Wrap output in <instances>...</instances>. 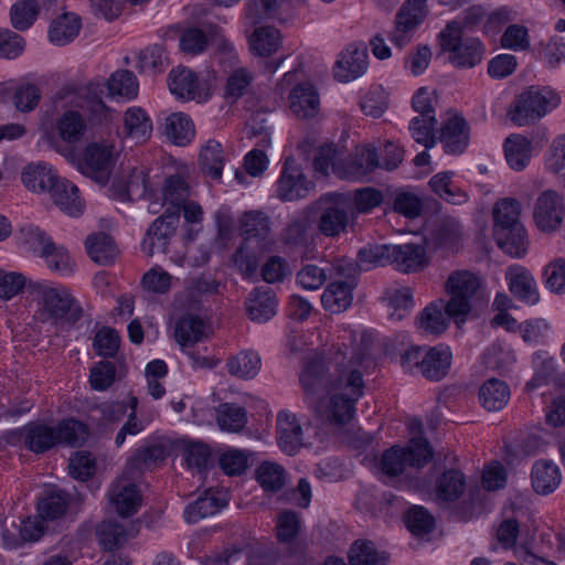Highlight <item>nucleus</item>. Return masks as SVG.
Instances as JSON below:
<instances>
[{"mask_svg":"<svg viewBox=\"0 0 565 565\" xmlns=\"http://www.w3.org/2000/svg\"><path fill=\"white\" fill-rule=\"evenodd\" d=\"M68 507V495L64 491L46 493L38 503L39 515L43 520H56L63 516Z\"/></svg>","mask_w":565,"mask_h":565,"instance_id":"obj_59","label":"nucleus"},{"mask_svg":"<svg viewBox=\"0 0 565 565\" xmlns=\"http://www.w3.org/2000/svg\"><path fill=\"white\" fill-rule=\"evenodd\" d=\"M436 125L437 119L435 115L414 117L409 121L408 130L417 143L423 145L425 148H433L436 145Z\"/></svg>","mask_w":565,"mask_h":565,"instance_id":"obj_60","label":"nucleus"},{"mask_svg":"<svg viewBox=\"0 0 565 565\" xmlns=\"http://www.w3.org/2000/svg\"><path fill=\"white\" fill-rule=\"evenodd\" d=\"M168 83L170 92L179 99L191 100L201 96L198 76L189 68L172 70Z\"/></svg>","mask_w":565,"mask_h":565,"instance_id":"obj_40","label":"nucleus"},{"mask_svg":"<svg viewBox=\"0 0 565 565\" xmlns=\"http://www.w3.org/2000/svg\"><path fill=\"white\" fill-rule=\"evenodd\" d=\"M390 265L402 273L420 270L427 265L425 248L416 244L390 245Z\"/></svg>","mask_w":565,"mask_h":565,"instance_id":"obj_23","label":"nucleus"},{"mask_svg":"<svg viewBox=\"0 0 565 565\" xmlns=\"http://www.w3.org/2000/svg\"><path fill=\"white\" fill-rule=\"evenodd\" d=\"M256 479L265 491L278 492L286 482L285 469L277 463L265 461L257 468Z\"/></svg>","mask_w":565,"mask_h":565,"instance_id":"obj_61","label":"nucleus"},{"mask_svg":"<svg viewBox=\"0 0 565 565\" xmlns=\"http://www.w3.org/2000/svg\"><path fill=\"white\" fill-rule=\"evenodd\" d=\"M200 163L212 179H220L224 167L222 145L216 140H207L201 148Z\"/></svg>","mask_w":565,"mask_h":565,"instance_id":"obj_54","label":"nucleus"},{"mask_svg":"<svg viewBox=\"0 0 565 565\" xmlns=\"http://www.w3.org/2000/svg\"><path fill=\"white\" fill-rule=\"evenodd\" d=\"M254 82V74L246 67H237L233 70L226 79L225 96L236 102L245 94L248 93L252 83Z\"/></svg>","mask_w":565,"mask_h":565,"instance_id":"obj_62","label":"nucleus"},{"mask_svg":"<svg viewBox=\"0 0 565 565\" xmlns=\"http://www.w3.org/2000/svg\"><path fill=\"white\" fill-rule=\"evenodd\" d=\"M238 230L245 242L256 239L258 244L265 245L270 235L271 222L263 211H246L238 218Z\"/></svg>","mask_w":565,"mask_h":565,"instance_id":"obj_26","label":"nucleus"},{"mask_svg":"<svg viewBox=\"0 0 565 565\" xmlns=\"http://www.w3.org/2000/svg\"><path fill=\"white\" fill-rule=\"evenodd\" d=\"M36 301L40 321L55 327L74 326L83 316L79 301L70 288L62 284L35 281L30 284Z\"/></svg>","mask_w":565,"mask_h":565,"instance_id":"obj_2","label":"nucleus"},{"mask_svg":"<svg viewBox=\"0 0 565 565\" xmlns=\"http://www.w3.org/2000/svg\"><path fill=\"white\" fill-rule=\"evenodd\" d=\"M508 164L515 171L525 169L529 164L532 142L522 135L509 136L503 145Z\"/></svg>","mask_w":565,"mask_h":565,"instance_id":"obj_42","label":"nucleus"},{"mask_svg":"<svg viewBox=\"0 0 565 565\" xmlns=\"http://www.w3.org/2000/svg\"><path fill=\"white\" fill-rule=\"evenodd\" d=\"M379 167L376 149L366 147L340 160V166H334V174L341 179L361 180Z\"/></svg>","mask_w":565,"mask_h":565,"instance_id":"obj_18","label":"nucleus"},{"mask_svg":"<svg viewBox=\"0 0 565 565\" xmlns=\"http://www.w3.org/2000/svg\"><path fill=\"white\" fill-rule=\"evenodd\" d=\"M280 41L279 30L274 26H259L249 36V46L255 55L270 56L278 50Z\"/></svg>","mask_w":565,"mask_h":565,"instance_id":"obj_47","label":"nucleus"},{"mask_svg":"<svg viewBox=\"0 0 565 565\" xmlns=\"http://www.w3.org/2000/svg\"><path fill=\"white\" fill-rule=\"evenodd\" d=\"M26 449L34 454H43L57 445L55 427L41 422H32L21 430Z\"/></svg>","mask_w":565,"mask_h":565,"instance_id":"obj_25","label":"nucleus"},{"mask_svg":"<svg viewBox=\"0 0 565 565\" xmlns=\"http://www.w3.org/2000/svg\"><path fill=\"white\" fill-rule=\"evenodd\" d=\"M23 236L29 247L44 258L47 267L62 275L74 271L75 263L64 246L56 245L53 239L39 227L23 230Z\"/></svg>","mask_w":565,"mask_h":565,"instance_id":"obj_9","label":"nucleus"},{"mask_svg":"<svg viewBox=\"0 0 565 565\" xmlns=\"http://www.w3.org/2000/svg\"><path fill=\"white\" fill-rule=\"evenodd\" d=\"M505 279L509 290L520 301L535 305L540 300L536 281L529 269L521 265H512L507 269Z\"/></svg>","mask_w":565,"mask_h":565,"instance_id":"obj_21","label":"nucleus"},{"mask_svg":"<svg viewBox=\"0 0 565 565\" xmlns=\"http://www.w3.org/2000/svg\"><path fill=\"white\" fill-rule=\"evenodd\" d=\"M60 210L70 216H79L85 209V202L79 196L78 188L66 179H60L50 193Z\"/></svg>","mask_w":565,"mask_h":565,"instance_id":"obj_31","label":"nucleus"},{"mask_svg":"<svg viewBox=\"0 0 565 565\" xmlns=\"http://www.w3.org/2000/svg\"><path fill=\"white\" fill-rule=\"evenodd\" d=\"M367 49L361 44H349L339 55L333 67L334 78L348 83L362 76L367 70Z\"/></svg>","mask_w":565,"mask_h":565,"instance_id":"obj_16","label":"nucleus"},{"mask_svg":"<svg viewBox=\"0 0 565 565\" xmlns=\"http://www.w3.org/2000/svg\"><path fill=\"white\" fill-rule=\"evenodd\" d=\"M433 458V449L429 443L422 437L409 440L406 448L393 446L382 455L380 468L387 477L402 475L407 466L423 468Z\"/></svg>","mask_w":565,"mask_h":565,"instance_id":"obj_8","label":"nucleus"},{"mask_svg":"<svg viewBox=\"0 0 565 565\" xmlns=\"http://www.w3.org/2000/svg\"><path fill=\"white\" fill-rule=\"evenodd\" d=\"M390 555L379 552L371 541H355L350 550L351 565H386Z\"/></svg>","mask_w":565,"mask_h":565,"instance_id":"obj_51","label":"nucleus"},{"mask_svg":"<svg viewBox=\"0 0 565 565\" xmlns=\"http://www.w3.org/2000/svg\"><path fill=\"white\" fill-rule=\"evenodd\" d=\"M205 337V324L199 317L184 315L177 321L174 338L181 348H191Z\"/></svg>","mask_w":565,"mask_h":565,"instance_id":"obj_41","label":"nucleus"},{"mask_svg":"<svg viewBox=\"0 0 565 565\" xmlns=\"http://www.w3.org/2000/svg\"><path fill=\"white\" fill-rule=\"evenodd\" d=\"M479 399L486 409L490 412L500 411L510 399V388L505 382L490 379L480 387Z\"/></svg>","mask_w":565,"mask_h":565,"instance_id":"obj_44","label":"nucleus"},{"mask_svg":"<svg viewBox=\"0 0 565 565\" xmlns=\"http://www.w3.org/2000/svg\"><path fill=\"white\" fill-rule=\"evenodd\" d=\"M246 310L250 320L263 323L277 312V297L269 287L254 288L247 298Z\"/></svg>","mask_w":565,"mask_h":565,"instance_id":"obj_22","label":"nucleus"},{"mask_svg":"<svg viewBox=\"0 0 565 565\" xmlns=\"http://www.w3.org/2000/svg\"><path fill=\"white\" fill-rule=\"evenodd\" d=\"M97 535L100 545L107 551L120 547L127 540L124 526L113 521L102 522L97 529Z\"/></svg>","mask_w":565,"mask_h":565,"instance_id":"obj_63","label":"nucleus"},{"mask_svg":"<svg viewBox=\"0 0 565 565\" xmlns=\"http://www.w3.org/2000/svg\"><path fill=\"white\" fill-rule=\"evenodd\" d=\"M164 135L171 143L185 147L194 139V124L186 114L173 113L166 118Z\"/></svg>","mask_w":565,"mask_h":565,"instance_id":"obj_38","label":"nucleus"},{"mask_svg":"<svg viewBox=\"0 0 565 565\" xmlns=\"http://www.w3.org/2000/svg\"><path fill=\"white\" fill-rule=\"evenodd\" d=\"M241 0H215V4L230 8ZM306 0H250L246 7V17L253 24L274 17L279 9L303 7Z\"/></svg>","mask_w":565,"mask_h":565,"instance_id":"obj_19","label":"nucleus"},{"mask_svg":"<svg viewBox=\"0 0 565 565\" xmlns=\"http://www.w3.org/2000/svg\"><path fill=\"white\" fill-rule=\"evenodd\" d=\"M532 487L539 494L554 492L562 480L559 468L551 460H537L531 472Z\"/></svg>","mask_w":565,"mask_h":565,"instance_id":"obj_34","label":"nucleus"},{"mask_svg":"<svg viewBox=\"0 0 565 565\" xmlns=\"http://www.w3.org/2000/svg\"><path fill=\"white\" fill-rule=\"evenodd\" d=\"M152 121L140 107H130L124 114V135L135 145L147 142L152 135Z\"/></svg>","mask_w":565,"mask_h":565,"instance_id":"obj_30","label":"nucleus"},{"mask_svg":"<svg viewBox=\"0 0 565 565\" xmlns=\"http://www.w3.org/2000/svg\"><path fill=\"white\" fill-rule=\"evenodd\" d=\"M428 12L426 0H406L397 11L394 29L390 33L393 45L403 49L409 44Z\"/></svg>","mask_w":565,"mask_h":565,"instance_id":"obj_11","label":"nucleus"},{"mask_svg":"<svg viewBox=\"0 0 565 565\" xmlns=\"http://www.w3.org/2000/svg\"><path fill=\"white\" fill-rule=\"evenodd\" d=\"M40 128L50 142H57V139L64 142L65 145H56L55 149L68 161H74L76 158L74 147L83 140L87 122L81 113L73 109L57 117L46 110L41 117Z\"/></svg>","mask_w":565,"mask_h":565,"instance_id":"obj_4","label":"nucleus"},{"mask_svg":"<svg viewBox=\"0 0 565 565\" xmlns=\"http://www.w3.org/2000/svg\"><path fill=\"white\" fill-rule=\"evenodd\" d=\"M264 247L265 245H262L259 250H256L250 246V242L243 241L234 253V265L245 278H252L256 274Z\"/></svg>","mask_w":565,"mask_h":565,"instance_id":"obj_56","label":"nucleus"},{"mask_svg":"<svg viewBox=\"0 0 565 565\" xmlns=\"http://www.w3.org/2000/svg\"><path fill=\"white\" fill-rule=\"evenodd\" d=\"M189 195V184L182 175L172 174L166 178L161 189L163 204L170 205L166 211H175L179 215L181 206L186 202Z\"/></svg>","mask_w":565,"mask_h":565,"instance_id":"obj_43","label":"nucleus"},{"mask_svg":"<svg viewBox=\"0 0 565 565\" xmlns=\"http://www.w3.org/2000/svg\"><path fill=\"white\" fill-rule=\"evenodd\" d=\"M291 111L302 119L315 117L320 108L319 95L311 84L297 85L289 95Z\"/></svg>","mask_w":565,"mask_h":565,"instance_id":"obj_32","label":"nucleus"},{"mask_svg":"<svg viewBox=\"0 0 565 565\" xmlns=\"http://www.w3.org/2000/svg\"><path fill=\"white\" fill-rule=\"evenodd\" d=\"M168 66V57L164 47L153 44L140 51L137 68L141 73L156 74L163 72Z\"/></svg>","mask_w":565,"mask_h":565,"instance_id":"obj_58","label":"nucleus"},{"mask_svg":"<svg viewBox=\"0 0 565 565\" xmlns=\"http://www.w3.org/2000/svg\"><path fill=\"white\" fill-rule=\"evenodd\" d=\"M493 237L498 246L514 258H522L529 249V237L523 223L508 226L503 232L493 231Z\"/></svg>","mask_w":565,"mask_h":565,"instance_id":"obj_27","label":"nucleus"},{"mask_svg":"<svg viewBox=\"0 0 565 565\" xmlns=\"http://www.w3.org/2000/svg\"><path fill=\"white\" fill-rule=\"evenodd\" d=\"M179 215L175 211H166L157 217L146 233V237L141 243L142 252L148 256L156 253H166L169 241L174 234Z\"/></svg>","mask_w":565,"mask_h":565,"instance_id":"obj_15","label":"nucleus"},{"mask_svg":"<svg viewBox=\"0 0 565 565\" xmlns=\"http://www.w3.org/2000/svg\"><path fill=\"white\" fill-rule=\"evenodd\" d=\"M521 205L518 200L504 198L499 200L493 207V231L503 232L508 226L521 222Z\"/></svg>","mask_w":565,"mask_h":565,"instance_id":"obj_53","label":"nucleus"},{"mask_svg":"<svg viewBox=\"0 0 565 565\" xmlns=\"http://www.w3.org/2000/svg\"><path fill=\"white\" fill-rule=\"evenodd\" d=\"M469 137L466 119L454 115L441 125L438 139L448 154H461L469 145Z\"/></svg>","mask_w":565,"mask_h":565,"instance_id":"obj_20","label":"nucleus"},{"mask_svg":"<svg viewBox=\"0 0 565 565\" xmlns=\"http://www.w3.org/2000/svg\"><path fill=\"white\" fill-rule=\"evenodd\" d=\"M40 13L36 0H19L10 9V21L18 31H25L31 28Z\"/></svg>","mask_w":565,"mask_h":565,"instance_id":"obj_55","label":"nucleus"},{"mask_svg":"<svg viewBox=\"0 0 565 565\" xmlns=\"http://www.w3.org/2000/svg\"><path fill=\"white\" fill-rule=\"evenodd\" d=\"M136 479L126 476L124 470L122 475L113 482L109 489V500L121 516H130L137 513L141 505V494L134 482Z\"/></svg>","mask_w":565,"mask_h":565,"instance_id":"obj_17","label":"nucleus"},{"mask_svg":"<svg viewBox=\"0 0 565 565\" xmlns=\"http://www.w3.org/2000/svg\"><path fill=\"white\" fill-rule=\"evenodd\" d=\"M57 445L63 444L71 447L82 446L89 436V429L84 423L67 418L61 420L55 427Z\"/></svg>","mask_w":565,"mask_h":565,"instance_id":"obj_49","label":"nucleus"},{"mask_svg":"<svg viewBox=\"0 0 565 565\" xmlns=\"http://www.w3.org/2000/svg\"><path fill=\"white\" fill-rule=\"evenodd\" d=\"M563 199L553 190L542 192L534 203L533 218L543 233H553L561 228L564 220Z\"/></svg>","mask_w":565,"mask_h":565,"instance_id":"obj_13","label":"nucleus"},{"mask_svg":"<svg viewBox=\"0 0 565 565\" xmlns=\"http://www.w3.org/2000/svg\"><path fill=\"white\" fill-rule=\"evenodd\" d=\"M309 190L310 183L301 167L292 157H287L277 181V196L282 201H296L307 196Z\"/></svg>","mask_w":565,"mask_h":565,"instance_id":"obj_14","label":"nucleus"},{"mask_svg":"<svg viewBox=\"0 0 565 565\" xmlns=\"http://www.w3.org/2000/svg\"><path fill=\"white\" fill-rule=\"evenodd\" d=\"M115 163V147L110 143H90L83 158L77 161L78 170L102 185L109 181Z\"/></svg>","mask_w":565,"mask_h":565,"instance_id":"obj_12","label":"nucleus"},{"mask_svg":"<svg viewBox=\"0 0 565 565\" xmlns=\"http://www.w3.org/2000/svg\"><path fill=\"white\" fill-rule=\"evenodd\" d=\"M480 287L479 277L469 270H456L449 275L446 290L450 299L445 305V311L456 320L457 324L466 321L472 308L471 301L478 295Z\"/></svg>","mask_w":565,"mask_h":565,"instance_id":"obj_7","label":"nucleus"},{"mask_svg":"<svg viewBox=\"0 0 565 565\" xmlns=\"http://www.w3.org/2000/svg\"><path fill=\"white\" fill-rule=\"evenodd\" d=\"M107 88L111 96L132 99L138 94V82L132 72L119 70L113 73L108 78Z\"/></svg>","mask_w":565,"mask_h":565,"instance_id":"obj_57","label":"nucleus"},{"mask_svg":"<svg viewBox=\"0 0 565 565\" xmlns=\"http://www.w3.org/2000/svg\"><path fill=\"white\" fill-rule=\"evenodd\" d=\"M559 95L550 87L531 86L519 94L508 110V117L518 126L537 121L555 109Z\"/></svg>","mask_w":565,"mask_h":565,"instance_id":"obj_6","label":"nucleus"},{"mask_svg":"<svg viewBox=\"0 0 565 565\" xmlns=\"http://www.w3.org/2000/svg\"><path fill=\"white\" fill-rule=\"evenodd\" d=\"M462 238V226L454 217L443 218L430 234L437 248L457 249Z\"/></svg>","mask_w":565,"mask_h":565,"instance_id":"obj_45","label":"nucleus"},{"mask_svg":"<svg viewBox=\"0 0 565 565\" xmlns=\"http://www.w3.org/2000/svg\"><path fill=\"white\" fill-rule=\"evenodd\" d=\"M366 355L365 349H349L343 343L328 364L317 352L306 358L299 380L307 405L322 422L341 427L354 418L356 402L364 392L359 366Z\"/></svg>","mask_w":565,"mask_h":565,"instance_id":"obj_1","label":"nucleus"},{"mask_svg":"<svg viewBox=\"0 0 565 565\" xmlns=\"http://www.w3.org/2000/svg\"><path fill=\"white\" fill-rule=\"evenodd\" d=\"M350 198L324 199L319 207L317 216L318 232L329 238L339 237L348 232L353 218V211L350 210Z\"/></svg>","mask_w":565,"mask_h":565,"instance_id":"obj_10","label":"nucleus"},{"mask_svg":"<svg viewBox=\"0 0 565 565\" xmlns=\"http://www.w3.org/2000/svg\"><path fill=\"white\" fill-rule=\"evenodd\" d=\"M85 247L90 259L103 266L113 264L119 253L114 238L104 232L87 236Z\"/></svg>","mask_w":565,"mask_h":565,"instance_id":"obj_35","label":"nucleus"},{"mask_svg":"<svg viewBox=\"0 0 565 565\" xmlns=\"http://www.w3.org/2000/svg\"><path fill=\"white\" fill-rule=\"evenodd\" d=\"M21 178L23 184L35 193H51L61 179L51 166L43 162L28 164Z\"/></svg>","mask_w":565,"mask_h":565,"instance_id":"obj_28","label":"nucleus"},{"mask_svg":"<svg viewBox=\"0 0 565 565\" xmlns=\"http://www.w3.org/2000/svg\"><path fill=\"white\" fill-rule=\"evenodd\" d=\"M448 318L443 303H430L420 312L418 329L427 334H441L448 327Z\"/></svg>","mask_w":565,"mask_h":565,"instance_id":"obj_50","label":"nucleus"},{"mask_svg":"<svg viewBox=\"0 0 565 565\" xmlns=\"http://www.w3.org/2000/svg\"><path fill=\"white\" fill-rule=\"evenodd\" d=\"M451 358L449 348L441 344L433 348L412 345L401 354V366L405 372H417L429 381H440L448 374Z\"/></svg>","mask_w":565,"mask_h":565,"instance_id":"obj_5","label":"nucleus"},{"mask_svg":"<svg viewBox=\"0 0 565 565\" xmlns=\"http://www.w3.org/2000/svg\"><path fill=\"white\" fill-rule=\"evenodd\" d=\"M277 439L280 448L288 455H295L302 445V428L291 413L277 415Z\"/></svg>","mask_w":565,"mask_h":565,"instance_id":"obj_29","label":"nucleus"},{"mask_svg":"<svg viewBox=\"0 0 565 565\" xmlns=\"http://www.w3.org/2000/svg\"><path fill=\"white\" fill-rule=\"evenodd\" d=\"M356 284L352 281H332L323 290L321 302L326 310L331 313H341L345 311L353 301V290Z\"/></svg>","mask_w":565,"mask_h":565,"instance_id":"obj_33","label":"nucleus"},{"mask_svg":"<svg viewBox=\"0 0 565 565\" xmlns=\"http://www.w3.org/2000/svg\"><path fill=\"white\" fill-rule=\"evenodd\" d=\"M166 459L164 449L154 445L138 449L127 461L124 470L130 478H139L145 471L151 470Z\"/></svg>","mask_w":565,"mask_h":565,"instance_id":"obj_36","label":"nucleus"},{"mask_svg":"<svg viewBox=\"0 0 565 565\" xmlns=\"http://www.w3.org/2000/svg\"><path fill=\"white\" fill-rule=\"evenodd\" d=\"M216 423L224 431L239 433L247 423V413L237 404L224 403L216 408Z\"/></svg>","mask_w":565,"mask_h":565,"instance_id":"obj_52","label":"nucleus"},{"mask_svg":"<svg viewBox=\"0 0 565 565\" xmlns=\"http://www.w3.org/2000/svg\"><path fill=\"white\" fill-rule=\"evenodd\" d=\"M226 504L227 501L223 495L207 491L185 508L183 516L186 523H198L204 518L216 514Z\"/></svg>","mask_w":565,"mask_h":565,"instance_id":"obj_37","label":"nucleus"},{"mask_svg":"<svg viewBox=\"0 0 565 565\" xmlns=\"http://www.w3.org/2000/svg\"><path fill=\"white\" fill-rule=\"evenodd\" d=\"M310 224L307 218H296L287 224L280 233V241L291 252L307 256L311 244Z\"/></svg>","mask_w":565,"mask_h":565,"instance_id":"obj_39","label":"nucleus"},{"mask_svg":"<svg viewBox=\"0 0 565 565\" xmlns=\"http://www.w3.org/2000/svg\"><path fill=\"white\" fill-rule=\"evenodd\" d=\"M466 487V477L460 470L447 469L435 481V500L446 504L455 502L465 493Z\"/></svg>","mask_w":565,"mask_h":565,"instance_id":"obj_24","label":"nucleus"},{"mask_svg":"<svg viewBox=\"0 0 565 565\" xmlns=\"http://www.w3.org/2000/svg\"><path fill=\"white\" fill-rule=\"evenodd\" d=\"M440 54L455 68L470 70L479 65L486 54V46L479 38L468 36L460 24L450 21L437 35Z\"/></svg>","mask_w":565,"mask_h":565,"instance_id":"obj_3","label":"nucleus"},{"mask_svg":"<svg viewBox=\"0 0 565 565\" xmlns=\"http://www.w3.org/2000/svg\"><path fill=\"white\" fill-rule=\"evenodd\" d=\"M79 29V18L74 13H65L52 22L49 30L50 41L56 45H65L78 35Z\"/></svg>","mask_w":565,"mask_h":565,"instance_id":"obj_48","label":"nucleus"},{"mask_svg":"<svg viewBox=\"0 0 565 565\" xmlns=\"http://www.w3.org/2000/svg\"><path fill=\"white\" fill-rule=\"evenodd\" d=\"M407 529L416 536L430 533L435 527V519L423 507L415 505L406 513Z\"/></svg>","mask_w":565,"mask_h":565,"instance_id":"obj_64","label":"nucleus"},{"mask_svg":"<svg viewBox=\"0 0 565 565\" xmlns=\"http://www.w3.org/2000/svg\"><path fill=\"white\" fill-rule=\"evenodd\" d=\"M260 356L254 351H242L227 360L226 367L231 375L243 380L254 379L260 370Z\"/></svg>","mask_w":565,"mask_h":565,"instance_id":"obj_46","label":"nucleus"}]
</instances>
